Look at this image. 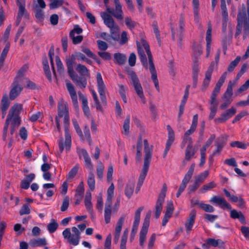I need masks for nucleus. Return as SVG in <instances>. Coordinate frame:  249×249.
Here are the masks:
<instances>
[{"label": "nucleus", "mask_w": 249, "mask_h": 249, "mask_svg": "<svg viewBox=\"0 0 249 249\" xmlns=\"http://www.w3.org/2000/svg\"><path fill=\"white\" fill-rule=\"evenodd\" d=\"M22 109L23 106L21 104L16 103L11 107L3 127L2 138L4 141L6 140L9 125H10V134L12 135L20 125L21 120L20 114Z\"/></svg>", "instance_id": "1"}, {"label": "nucleus", "mask_w": 249, "mask_h": 249, "mask_svg": "<svg viewBox=\"0 0 249 249\" xmlns=\"http://www.w3.org/2000/svg\"><path fill=\"white\" fill-rule=\"evenodd\" d=\"M237 20L235 37H237L241 34L243 25V39H245L249 36V0H247V7L242 4L241 9L238 10Z\"/></svg>", "instance_id": "2"}, {"label": "nucleus", "mask_w": 249, "mask_h": 249, "mask_svg": "<svg viewBox=\"0 0 249 249\" xmlns=\"http://www.w3.org/2000/svg\"><path fill=\"white\" fill-rule=\"evenodd\" d=\"M143 144L144 152V163L137 183V186L136 189V193L140 191V188L143 184L144 180L148 171L149 165L152 158L153 146L149 144L148 141L146 139H144L143 140Z\"/></svg>", "instance_id": "3"}, {"label": "nucleus", "mask_w": 249, "mask_h": 249, "mask_svg": "<svg viewBox=\"0 0 249 249\" xmlns=\"http://www.w3.org/2000/svg\"><path fill=\"white\" fill-rule=\"evenodd\" d=\"M71 231L72 233L70 228H66L62 232V235L69 244L75 246L79 244L81 232L75 227L71 228Z\"/></svg>", "instance_id": "4"}, {"label": "nucleus", "mask_w": 249, "mask_h": 249, "mask_svg": "<svg viewBox=\"0 0 249 249\" xmlns=\"http://www.w3.org/2000/svg\"><path fill=\"white\" fill-rule=\"evenodd\" d=\"M142 45L145 50V51L147 54L148 60H149V71L151 74V79L153 80L155 87L157 90L159 91H160V87L159 85V81L157 78V72L155 68V66L154 63L153 62L152 56L150 50V47L149 45L144 41L142 42Z\"/></svg>", "instance_id": "5"}, {"label": "nucleus", "mask_w": 249, "mask_h": 249, "mask_svg": "<svg viewBox=\"0 0 249 249\" xmlns=\"http://www.w3.org/2000/svg\"><path fill=\"white\" fill-rule=\"evenodd\" d=\"M128 75L131 79V84L142 103L143 104H146V100L143 94L142 88L136 73L133 71H130L128 72Z\"/></svg>", "instance_id": "6"}, {"label": "nucleus", "mask_w": 249, "mask_h": 249, "mask_svg": "<svg viewBox=\"0 0 249 249\" xmlns=\"http://www.w3.org/2000/svg\"><path fill=\"white\" fill-rule=\"evenodd\" d=\"M151 212L149 211L145 217L140 232L139 244L142 248H144V243L146 240V235L148 232V228L150 224Z\"/></svg>", "instance_id": "7"}, {"label": "nucleus", "mask_w": 249, "mask_h": 249, "mask_svg": "<svg viewBox=\"0 0 249 249\" xmlns=\"http://www.w3.org/2000/svg\"><path fill=\"white\" fill-rule=\"evenodd\" d=\"M64 117V120L65 119H70L69 110L66 105L63 104H58V113L55 118L56 127L55 131L61 132V127L60 125V119Z\"/></svg>", "instance_id": "8"}, {"label": "nucleus", "mask_w": 249, "mask_h": 249, "mask_svg": "<svg viewBox=\"0 0 249 249\" xmlns=\"http://www.w3.org/2000/svg\"><path fill=\"white\" fill-rule=\"evenodd\" d=\"M167 187L166 184L164 183L162 186L161 192L159 196L155 206V217L159 218L162 210V206L164 202Z\"/></svg>", "instance_id": "9"}, {"label": "nucleus", "mask_w": 249, "mask_h": 249, "mask_svg": "<svg viewBox=\"0 0 249 249\" xmlns=\"http://www.w3.org/2000/svg\"><path fill=\"white\" fill-rule=\"evenodd\" d=\"M203 51L201 47H197L194 48V53L193 56L192 75H198L200 70V63L198 57L202 53Z\"/></svg>", "instance_id": "10"}, {"label": "nucleus", "mask_w": 249, "mask_h": 249, "mask_svg": "<svg viewBox=\"0 0 249 249\" xmlns=\"http://www.w3.org/2000/svg\"><path fill=\"white\" fill-rule=\"evenodd\" d=\"M143 208L144 207L142 206L140 207L135 212L134 220L130 236V241L131 242H132L134 239L135 235L137 233L140 221L141 213L143 210Z\"/></svg>", "instance_id": "11"}, {"label": "nucleus", "mask_w": 249, "mask_h": 249, "mask_svg": "<svg viewBox=\"0 0 249 249\" xmlns=\"http://www.w3.org/2000/svg\"><path fill=\"white\" fill-rule=\"evenodd\" d=\"M115 5V10L109 7H107V11L118 19L121 20L123 18V12L122 6L119 0H114Z\"/></svg>", "instance_id": "12"}, {"label": "nucleus", "mask_w": 249, "mask_h": 249, "mask_svg": "<svg viewBox=\"0 0 249 249\" xmlns=\"http://www.w3.org/2000/svg\"><path fill=\"white\" fill-rule=\"evenodd\" d=\"M96 79L98 90L100 96L101 100L103 103H106V97L105 95L106 86L100 73L98 72L97 74Z\"/></svg>", "instance_id": "13"}, {"label": "nucleus", "mask_w": 249, "mask_h": 249, "mask_svg": "<svg viewBox=\"0 0 249 249\" xmlns=\"http://www.w3.org/2000/svg\"><path fill=\"white\" fill-rule=\"evenodd\" d=\"M20 83L21 82L17 81V80H14L9 92V98L11 100L17 98L22 90L23 88L20 85Z\"/></svg>", "instance_id": "14"}, {"label": "nucleus", "mask_w": 249, "mask_h": 249, "mask_svg": "<svg viewBox=\"0 0 249 249\" xmlns=\"http://www.w3.org/2000/svg\"><path fill=\"white\" fill-rule=\"evenodd\" d=\"M210 202L213 204L218 205L223 209L230 210L231 209V205L224 198L220 196H213L210 200Z\"/></svg>", "instance_id": "15"}, {"label": "nucleus", "mask_w": 249, "mask_h": 249, "mask_svg": "<svg viewBox=\"0 0 249 249\" xmlns=\"http://www.w3.org/2000/svg\"><path fill=\"white\" fill-rule=\"evenodd\" d=\"M214 69V62H212L205 73V78L202 85L201 89L204 91L209 85Z\"/></svg>", "instance_id": "16"}, {"label": "nucleus", "mask_w": 249, "mask_h": 249, "mask_svg": "<svg viewBox=\"0 0 249 249\" xmlns=\"http://www.w3.org/2000/svg\"><path fill=\"white\" fill-rule=\"evenodd\" d=\"M195 167V164H192L190 166L187 173L185 175L183 179L182 180L181 183L180 184L178 189L179 190L183 192L184 191L187 186L188 183L190 181L192 178L194 171Z\"/></svg>", "instance_id": "17"}, {"label": "nucleus", "mask_w": 249, "mask_h": 249, "mask_svg": "<svg viewBox=\"0 0 249 249\" xmlns=\"http://www.w3.org/2000/svg\"><path fill=\"white\" fill-rule=\"evenodd\" d=\"M66 86L72 100L73 105L75 107H77L78 106L77 96L74 86L68 80L66 81Z\"/></svg>", "instance_id": "18"}, {"label": "nucleus", "mask_w": 249, "mask_h": 249, "mask_svg": "<svg viewBox=\"0 0 249 249\" xmlns=\"http://www.w3.org/2000/svg\"><path fill=\"white\" fill-rule=\"evenodd\" d=\"M64 124L65 137V145L66 146V151H68L70 149L71 143V136L70 133H69V126L70 125V119L68 120L67 118L64 119Z\"/></svg>", "instance_id": "19"}, {"label": "nucleus", "mask_w": 249, "mask_h": 249, "mask_svg": "<svg viewBox=\"0 0 249 249\" xmlns=\"http://www.w3.org/2000/svg\"><path fill=\"white\" fill-rule=\"evenodd\" d=\"M236 112V110L234 107H231L225 112L221 114L220 116L214 119L215 123L219 124L225 122L226 120L233 116Z\"/></svg>", "instance_id": "20"}, {"label": "nucleus", "mask_w": 249, "mask_h": 249, "mask_svg": "<svg viewBox=\"0 0 249 249\" xmlns=\"http://www.w3.org/2000/svg\"><path fill=\"white\" fill-rule=\"evenodd\" d=\"M125 218V216L124 215L121 216L117 222L114 231V242L115 244H117L119 241L120 233L124 223Z\"/></svg>", "instance_id": "21"}, {"label": "nucleus", "mask_w": 249, "mask_h": 249, "mask_svg": "<svg viewBox=\"0 0 249 249\" xmlns=\"http://www.w3.org/2000/svg\"><path fill=\"white\" fill-rule=\"evenodd\" d=\"M196 217V212L195 210H192L191 211L189 214V217L187 219L185 224L187 233H189L190 231L192 230V228L195 223Z\"/></svg>", "instance_id": "22"}, {"label": "nucleus", "mask_w": 249, "mask_h": 249, "mask_svg": "<svg viewBox=\"0 0 249 249\" xmlns=\"http://www.w3.org/2000/svg\"><path fill=\"white\" fill-rule=\"evenodd\" d=\"M101 16L104 20L105 24L109 28H112L117 26L112 17L106 12H101Z\"/></svg>", "instance_id": "23"}, {"label": "nucleus", "mask_w": 249, "mask_h": 249, "mask_svg": "<svg viewBox=\"0 0 249 249\" xmlns=\"http://www.w3.org/2000/svg\"><path fill=\"white\" fill-rule=\"evenodd\" d=\"M80 100L82 101V108L85 115L89 117L90 115L89 108L88 106V102L87 97L81 92H78Z\"/></svg>", "instance_id": "24"}, {"label": "nucleus", "mask_w": 249, "mask_h": 249, "mask_svg": "<svg viewBox=\"0 0 249 249\" xmlns=\"http://www.w3.org/2000/svg\"><path fill=\"white\" fill-rule=\"evenodd\" d=\"M212 25L210 23L208 24V29L206 32V57H208L211 51V36H212Z\"/></svg>", "instance_id": "25"}, {"label": "nucleus", "mask_w": 249, "mask_h": 249, "mask_svg": "<svg viewBox=\"0 0 249 249\" xmlns=\"http://www.w3.org/2000/svg\"><path fill=\"white\" fill-rule=\"evenodd\" d=\"M232 86L233 84L231 81H230L225 92L222 96V99L224 101L232 102V96L233 95Z\"/></svg>", "instance_id": "26"}, {"label": "nucleus", "mask_w": 249, "mask_h": 249, "mask_svg": "<svg viewBox=\"0 0 249 249\" xmlns=\"http://www.w3.org/2000/svg\"><path fill=\"white\" fill-rule=\"evenodd\" d=\"M87 77L76 76L73 78L72 81L81 89H85L87 85Z\"/></svg>", "instance_id": "27"}, {"label": "nucleus", "mask_w": 249, "mask_h": 249, "mask_svg": "<svg viewBox=\"0 0 249 249\" xmlns=\"http://www.w3.org/2000/svg\"><path fill=\"white\" fill-rule=\"evenodd\" d=\"M196 128V127L191 125L190 129L185 133L182 143L183 146L187 143H192V139L189 136L195 132Z\"/></svg>", "instance_id": "28"}, {"label": "nucleus", "mask_w": 249, "mask_h": 249, "mask_svg": "<svg viewBox=\"0 0 249 249\" xmlns=\"http://www.w3.org/2000/svg\"><path fill=\"white\" fill-rule=\"evenodd\" d=\"M135 187V181L134 180L129 181L126 184L124 194L126 197L129 199L132 196Z\"/></svg>", "instance_id": "29"}, {"label": "nucleus", "mask_w": 249, "mask_h": 249, "mask_svg": "<svg viewBox=\"0 0 249 249\" xmlns=\"http://www.w3.org/2000/svg\"><path fill=\"white\" fill-rule=\"evenodd\" d=\"M230 216L233 219H238L242 224H246V221L243 213L235 210L231 211Z\"/></svg>", "instance_id": "30"}, {"label": "nucleus", "mask_w": 249, "mask_h": 249, "mask_svg": "<svg viewBox=\"0 0 249 249\" xmlns=\"http://www.w3.org/2000/svg\"><path fill=\"white\" fill-rule=\"evenodd\" d=\"M112 213V204L105 203L104 210V219L106 224L110 222Z\"/></svg>", "instance_id": "31"}, {"label": "nucleus", "mask_w": 249, "mask_h": 249, "mask_svg": "<svg viewBox=\"0 0 249 249\" xmlns=\"http://www.w3.org/2000/svg\"><path fill=\"white\" fill-rule=\"evenodd\" d=\"M114 63L119 65H124L126 61V56L120 53H115L113 55Z\"/></svg>", "instance_id": "32"}, {"label": "nucleus", "mask_w": 249, "mask_h": 249, "mask_svg": "<svg viewBox=\"0 0 249 249\" xmlns=\"http://www.w3.org/2000/svg\"><path fill=\"white\" fill-rule=\"evenodd\" d=\"M208 244L210 247H218L221 249H225V245L224 242L221 239H215L214 238H208Z\"/></svg>", "instance_id": "33"}, {"label": "nucleus", "mask_w": 249, "mask_h": 249, "mask_svg": "<svg viewBox=\"0 0 249 249\" xmlns=\"http://www.w3.org/2000/svg\"><path fill=\"white\" fill-rule=\"evenodd\" d=\"M91 194L90 192H87L85 198V207L90 214L93 213V210L92 208V204L91 202Z\"/></svg>", "instance_id": "34"}, {"label": "nucleus", "mask_w": 249, "mask_h": 249, "mask_svg": "<svg viewBox=\"0 0 249 249\" xmlns=\"http://www.w3.org/2000/svg\"><path fill=\"white\" fill-rule=\"evenodd\" d=\"M76 70L82 76L90 77L89 71L84 65L81 64H77Z\"/></svg>", "instance_id": "35"}, {"label": "nucleus", "mask_w": 249, "mask_h": 249, "mask_svg": "<svg viewBox=\"0 0 249 249\" xmlns=\"http://www.w3.org/2000/svg\"><path fill=\"white\" fill-rule=\"evenodd\" d=\"M29 244L32 247L35 248L37 247L45 246L47 244V242L45 238H38L36 239H31L29 241Z\"/></svg>", "instance_id": "36"}, {"label": "nucleus", "mask_w": 249, "mask_h": 249, "mask_svg": "<svg viewBox=\"0 0 249 249\" xmlns=\"http://www.w3.org/2000/svg\"><path fill=\"white\" fill-rule=\"evenodd\" d=\"M138 53L143 66L147 69L148 64L146 55L142 48L140 46H138Z\"/></svg>", "instance_id": "37"}, {"label": "nucleus", "mask_w": 249, "mask_h": 249, "mask_svg": "<svg viewBox=\"0 0 249 249\" xmlns=\"http://www.w3.org/2000/svg\"><path fill=\"white\" fill-rule=\"evenodd\" d=\"M216 187V184L213 181L205 184L199 190V193L204 194L206 192L212 190Z\"/></svg>", "instance_id": "38"}, {"label": "nucleus", "mask_w": 249, "mask_h": 249, "mask_svg": "<svg viewBox=\"0 0 249 249\" xmlns=\"http://www.w3.org/2000/svg\"><path fill=\"white\" fill-rule=\"evenodd\" d=\"M80 153L82 154L84 159L86 167L90 169H91L92 168V165L91 162L90 158L89 157L87 151L84 149H82L80 150Z\"/></svg>", "instance_id": "39"}, {"label": "nucleus", "mask_w": 249, "mask_h": 249, "mask_svg": "<svg viewBox=\"0 0 249 249\" xmlns=\"http://www.w3.org/2000/svg\"><path fill=\"white\" fill-rule=\"evenodd\" d=\"M209 174V172L208 171L206 170L202 173H201L197 176L196 177L195 181L197 183H198L199 185H200L201 183H202L205 179L207 178Z\"/></svg>", "instance_id": "40"}, {"label": "nucleus", "mask_w": 249, "mask_h": 249, "mask_svg": "<svg viewBox=\"0 0 249 249\" xmlns=\"http://www.w3.org/2000/svg\"><path fill=\"white\" fill-rule=\"evenodd\" d=\"M84 191V183L82 181L79 183L76 189L74 197L78 198L79 199H83Z\"/></svg>", "instance_id": "41"}, {"label": "nucleus", "mask_w": 249, "mask_h": 249, "mask_svg": "<svg viewBox=\"0 0 249 249\" xmlns=\"http://www.w3.org/2000/svg\"><path fill=\"white\" fill-rule=\"evenodd\" d=\"M114 186L112 183L107 191V198L105 203L112 204V198L114 195Z\"/></svg>", "instance_id": "42"}, {"label": "nucleus", "mask_w": 249, "mask_h": 249, "mask_svg": "<svg viewBox=\"0 0 249 249\" xmlns=\"http://www.w3.org/2000/svg\"><path fill=\"white\" fill-rule=\"evenodd\" d=\"M84 133L83 138H80L82 141L86 140L89 145L92 144V140L91 138L90 134L89 127L87 125H86L84 128Z\"/></svg>", "instance_id": "43"}, {"label": "nucleus", "mask_w": 249, "mask_h": 249, "mask_svg": "<svg viewBox=\"0 0 249 249\" xmlns=\"http://www.w3.org/2000/svg\"><path fill=\"white\" fill-rule=\"evenodd\" d=\"M87 183L90 190L93 191L95 189V181L94 174L90 172L89 174V176L87 179Z\"/></svg>", "instance_id": "44"}, {"label": "nucleus", "mask_w": 249, "mask_h": 249, "mask_svg": "<svg viewBox=\"0 0 249 249\" xmlns=\"http://www.w3.org/2000/svg\"><path fill=\"white\" fill-rule=\"evenodd\" d=\"M27 69L26 66H23L18 71L17 76L15 78L14 80H17V81L21 82L26 78L24 77L25 72Z\"/></svg>", "instance_id": "45"}, {"label": "nucleus", "mask_w": 249, "mask_h": 249, "mask_svg": "<svg viewBox=\"0 0 249 249\" xmlns=\"http://www.w3.org/2000/svg\"><path fill=\"white\" fill-rule=\"evenodd\" d=\"M225 144V142L222 141L220 142H217L216 143V149L213 151L212 155L211 156V158L212 159L213 156H218L221 153L223 148Z\"/></svg>", "instance_id": "46"}, {"label": "nucleus", "mask_w": 249, "mask_h": 249, "mask_svg": "<svg viewBox=\"0 0 249 249\" xmlns=\"http://www.w3.org/2000/svg\"><path fill=\"white\" fill-rule=\"evenodd\" d=\"M188 143V144L185 150V160H190L194 156L195 152L192 151V143Z\"/></svg>", "instance_id": "47"}, {"label": "nucleus", "mask_w": 249, "mask_h": 249, "mask_svg": "<svg viewBox=\"0 0 249 249\" xmlns=\"http://www.w3.org/2000/svg\"><path fill=\"white\" fill-rule=\"evenodd\" d=\"M185 26V19L183 15H181L179 21V33L178 34V38L180 40H182L183 37V33L184 32V27Z\"/></svg>", "instance_id": "48"}, {"label": "nucleus", "mask_w": 249, "mask_h": 249, "mask_svg": "<svg viewBox=\"0 0 249 249\" xmlns=\"http://www.w3.org/2000/svg\"><path fill=\"white\" fill-rule=\"evenodd\" d=\"M9 44H7L2 52V53L0 56V69L3 66V62L6 57L7 54L9 51Z\"/></svg>", "instance_id": "49"}, {"label": "nucleus", "mask_w": 249, "mask_h": 249, "mask_svg": "<svg viewBox=\"0 0 249 249\" xmlns=\"http://www.w3.org/2000/svg\"><path fill=\"white\" fill-rule=\"evenodd\" d=\"M58 227V224L54 219H52L51 222L48 225L47 229L50 233H53L56 231Z\"/></svg>", "instance_id": "50"}, {"label": "nucleus", "mask_w": 249, "mask_h": 249, "mask_svg": "<svg viewBox=\"0 0 249 249\" xmlns=\"http://www.w3.org/2000/svg\"><path fill=\"white\" fill-rule=\"evenodd\" d=\"M227 75V72H224L220 78L219 79L218 81H217V83L216 84V85L214 88V89H215L216 90H220L221 87L222 86L223 84L224 83L225 80L226 78Z\"/></svg>", "instance_id": "51"}, {"label": "nucleus", "mask_w": 249, "mask_h": 249, "mask_svg": "<svg viewBox=\"0 0 249 249\" xmlns=\"http://www.w3.org/2000/svg\"><path fill=\"white\" fill-rule=\"evenodd\" d=\"M125 24L127 27L131 31L133 30L137 26V22L133 20L131 18L126 17L125 18Z\"/></svg>", "instance_id": "52"}, {"label": "nucleus", "mask_w": 249, "mask_h": 249, "mask_svg": "<svg viewBox=\"0 0 249 249\" xmlns=\"http://www.w3.org/2000/svg\"><path fill=\"white\" fill-rule=\"evenodd\" d=\"M241 60V57L237 56L236 58L232 61L228 67V71L229 72H232L235 68L237 66Z\"/></svg>", "instance_id": "53"}, {"label": "nucleus", "mask_w": 249, "mask_h": 249, "mask_svg": "<svg viewBox=\"0 0 249 249\" xmlns=\"http://www.w3.org/2000/svg\"><path fill=\"white\" fill-rule=\"evenodd\" d=\"M78 170V166H74L67 175V181H71V180L76 176Z\"/></svg>", "instance_id": "54"}, {"label": "nucleus", "mask_w": 249, "mask_h": 249, "mask_svg": "<svg viewBox=\"0 0 249 249\" xmlns=\"http://www.w3.org/2000/svg\"><path fill=\"white\" fill-rule=\"evenodd\" d=\"M70 37L72 39V42L74 44H77L81 43L83 40L82 36H75L73 32H70Z\"/></svg>", "instance_id": "55"}, {"label": "nucleus", "mask_w": 249, "mask_h": 249, "mask_svg": "<svg viewBox=\"0 0 249 249\" xmlns=\"http://www.w3.org/2000/svg\"><path fill=\"white\" fill-rule=\"evenodd\" d=\"M112 38L114 40H118L119 38V27L117 25L112 28H109Z\"/></svg>", "instance_id": "56"}, {"label": "nucleus", "mask_w": 249, "mask_h": 249, "mask_svg": "<svg viewBox=\"0 0 249 249\" xmlns=\"http://www.w3.org/2000/svg\"><path fill=\"white\" fill-rule=\"evenodd\" d=\"M220 6L222 11V18H225V20H226V18H228V13L226 7L225 0H221ZM225 21L226 22V21Z\"/></svg>", "instance_id": "57"}, {"label": "nucleus", "mask_w": 249, "mask_h": 249, "mask_svg": "<svg viewBox=\"0 0 249 249\" xmlns=\"http://www.w3.org/2000/svg\"><path fill=\"white\" fill-rule=\"evenodd\" d=\"M230 145L232 147H237L238 148L245 149L247 148L248 144H246L239 141H234L230 143Z\"/></svg>", "instance_id": "58"}, {"label": "nucleus", "mask_w": 249, "mask_h": 249, "mask_svg": "<svg viewBox=\"0 0 249 249\" xmlns=\"http://www.w3.org/2000/svg\"><path fill=\"white\" fill-rule=\"evenodd\" d=\"M55 62H56V67H57V71L60 74L63 73L64 71V68L63 65L58 56H55Z\"/></svg>", "instance_id": "59"}, {"label": "nucleus", "mask_w": 249, "mask_h": 249, "mask_svg": "<svg viewBox=\"0 0 249 249\" xmlns=\"http://www.w3.org/2000/svg\"><path fill=\"white\" fill-rule=\"evenodd\" d=\"M199 208L208 213H213L214 211V208L212 205L203 203H200Z\"/></svg>", "instance_id": "60"}, {"label": "nucleus", "mask_w": 249, "mask_h": 249, "mask_svg": "<svg viewBox=\"0 0 249 249\" xmlns=\"http://www.w3.org/2000/svg\"><path fill=\"white\" fill-rule=\"evenodd\" d=\"M10 103L6 95H4L1 99V110H7L9 107Z\"/></svg>", "instance_id": "61"}, {"label": "nucleus", "mask_w": 249, "mask_h": 249, "mask_svg": "<svg viewBox=\"0 0 249 249\" xmlns=\"http://www.w3.org/2000/svg\"><path fill=\"white\" fill-rule=\"evenodd\" d=\"M152 27L153 28L154 33L155 34L156 38L158 40V42L159 44L160 42V33L159 30L158 23L157 22L154 21L152 24Z\"/></svg>", "instance_id": "62"}, {"label": "nucleus", "mask_w": 249, "mask_h": 249, "mask_svg": "<svg viewBox=\"0 0 249 249\" xmlns=\"http://www.w3.org/2000/svg\"><path fill=\"white\" fill-rule=\"evenodd\" d=\"M104 169V166L102 162H99L97 166L96 171L97 176L100 179H102L103 177Z\"/></svg>", "instance_id": "63"}, {"label": "nucleus", "mask_w": 249, "mask_h": 249, "mask_svg": "<svg viewBox=\"0 0 249 249\" xmlns=\"http://www.w3.org/2000/svg\"><path fill=\"white\" fill-rule=\"evenodd\" d=\"M63 3V0H53L50 4V8L51 9L57 8L58 7L62 6Z\"/></svg>", "instance_id": "64"}]
</instances>
